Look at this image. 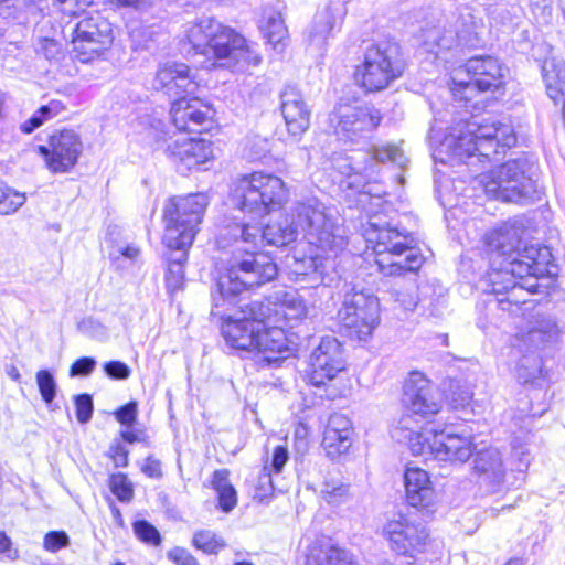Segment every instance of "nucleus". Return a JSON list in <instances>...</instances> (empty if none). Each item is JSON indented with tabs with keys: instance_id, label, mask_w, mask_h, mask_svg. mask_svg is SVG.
Returning <instances> with one entry per match:
<instances>
[{
	"instance_id": "nucleus-1",
	"label": "nucleus",
	"mask_w": 565,
	"mask_h": 565,
	"mask_svg": "<svg viewBox=\"0 0 565 565\" xmlns=\"http://www.w3.org/2000/svg\"><path fill=\"white\" fill-rule=\"evenodd\" d=\"M299 234L310 246H332L338 249L343 244V228L327 214L326 206L316 198L298 202L290 213L268 223L263 230L256 224L234 223L228 226L225 238L234 241L235 252L228 267L217 280V291L212 295L211 313L224 317L222 308L232 305L243 291L259 287L277 276V266L266 254L249 252L259 242L281 247L295 242Z\"/></svg>"
},
{
	"instance_id": "nucleus-2",
	"label": "nucleus",
	"mask_w": 565,
	"mask_h": 565,
	"mask_svg": "<svg viewBox=\"0 0 565 565\" xmlns=\"http://www.w3.org/2000/svg\"><path fill=\"white\" fill-rule=\"evenodd\" d=\"M522 228L504 224L486 235L491 270L487 274V292L493 294L497 306L518 313L539 292V278L555 275L556 266L547 246L530 245L520 249Z\"/></svg>"
},
{
	"instance_id": "nucleus-3",
	"label": "nucleus",
	"mask_w": 565,
	"mask_h": 565,
	"mask_svg": "<svg viewBox=\"0 0 565 565\" xmlns=\"http://www.w3.org/2000/svg\"><path fill=\"white\" fill-rule=\"evenodd\" d=\"M515 143L516 135L511 125L470 120L451 127L438 151L447 156L440 159L443 162L457 161L472 166L482 159L491 160L492 156L504 152Z\"/></svg>"
},
{
	"instance_id": "nucleus-4",
	"label": "nucleus",
	"mask_w": 565,
	"mask_h": 565,
	"mask_svg": "<svg viewBox=\"0 0 565 565\" xmlns=\"http://www.w3.org/2000/svg\"><path fill=\"white\" fill-rule=\"evenodd\" d=\"M207 203L205 194L194 193L172 199L166 205L162 242L169 249L174 250L168 258L166 274L167 286L170 289H177L182 285L188 248L193 243Z\"/></svg>"
},
{
	"instance_id": "nucleus-5",
	"label": "nucleus",
	"mask_w": 565,
	"mask_h": 565,
	"mask_svg": "<svg viewBox=\"0 0 565 565\" xmlns=\"http://www.w3.org/2000/svg\"><path fill=\"white\" fill-rule=\"evenodd\" d=\"M185 32L195 53L205 56L213 67L245 68L262 62L244 36L212 18L191 23Z\"/></svg>"
},
{
	"instance_id": "nucleus-6",
	"label": "nucleus",
	"mask_w": 565,
	"mask_h": 565,
	"mask_svg": "<svg viewBox=\"0 0 565 565\" xmlns=\"http://www.w3.org/2000/svg\"><path fill=\"white\" fill-rule=\"evenodd\" d=\"M366 247L373 250L375 263L385 276H401L407 271L418 270L424 257L413 246V238L399 231L383 212L369 216L363 227Z\"/></svg>"
},
{
	"instance_id": "nucleus-7",
	"label": "nucleus",
	"mask_w": 565,
	"mask_h": 565,
	"mask_svg": "<svg viewBox=\"0 0 565 565\" xmlns=\"http://www.w3.org/2000/svg\"><path fill=\"white\" fill-rule=\"evenodd\" d=\"M478 182L491 199L520 204L532 202L539 199L537 161L533 154L520 153L480 174Z\"/></svg>"
},
{
	"instance_id": "nucleus-8",
	"label": "nucleus",
	"mask_w": 565,
	"mask_h": 565,
	"mask_svg": "<svg viewBox=\"0 0 565 565\" xmlns=\"http://www.w3.org/2000/svg\"><path fill=\"white\" fill-rule=\"evenodd\" d=\"M288 200L289 190L284 180L264 172L243 175L235 182L232 193L236 207L256 216L281 209Z\"/></svg>"
},
{
	"instance_id": "nucleus-9",
	"label": "nucleus",
	"mask_w": 565,
	"mask_h": 565,
	"mask_svg": "<svg viewBox=\"0 0 565 565\" xmlns=\"http://www.w3.org/2000/svg\"><path fill=\"white\" fill-rule=\"evenodd\" d=\"M408 446L414 456H422L426 461L449 463H465L475 451L472 435L467 429L455 426L413 434Z\"/></svg>"
},
{
	"instance_id": "nucleus-10",
	"label": "nucleus",
	"mask_w": 565,
	"mask_h": 565,
	"mask_svg": "<svg viewBox=\"0 0 565 565\" xmlns=\"http://www.w3.org/2000/svg\"><path fill=\"white\" fill-rule=\"evenodd\" d=\"M404 67L401 46L393 41H381L365 50L363 62L355 67L354 81L366 92H380L401 77Z\"/></svg>"
},
{
	"instance_id": "nucleus-11",
	"label": "nucleus",
	"mask_w": 565,
	"mask_h": 565,
	"mask_svg": "<svg viewBox=\"0 0 565 565\" xmlns=\"http://www.w3.org/2000/svg\"><path fill=\"white\" fill-rule=\"evenodd\" d=\"M402 401L407 413L401 417L394 436L409 441V437L418 433L411 427L413 416L422 419L435 416L440 412L443 403L430 381L420 372L409 373Z\"/></svg>"
},
{
	"instance_id": "nucleus-12",
	"label": "nucleus",
	"mask_w": 565,
	"mask_h": 565,
	"mask_svg": "<svg viewBox=\"0 0 565 565\" xmlns=\"http://www.w3.org/2000/svg\"><path fill=\"white\" fill-rule=\"evenodd\" d=\"M503 70L492 56H475L463 68L455 71L451 77V92L456 99L469 102L477 92L497 89L502 85Z\"/></svg>"
},
{
	"instance_id": "nucleus-13",
	"label": "nucleus",
	"mask_w": 565,
	"mask_h": 565,
	"mask_svg": "<svg viewBox=\"0 0 565 565\" xmlns=\"http://www.w3.org/2000/svg\"><path fill=\"white\" fill-rule=\"evenodd\" d=\"M338 318L351 337L365 340L380 323V301L372 292L353 286L344 294Z\"/></svg>"
},
{
	"instance_id": "nucleus-14",
	"label": "nucleus",
	"mask_w": 565,
	"mask_h": 565,
	"mask_svg": "<svg viewBox=\"0 0 565 565\" xmlns=\"http://www.w3.org/2000/svg\"><path fill=\"white\" fill-rule=\"evenodd\" d=\"M114 33L110 22L95 13L77 22L72 41L73 53L82 63L100 57L113 44Z\"/></svg>"
},
{
	"instance_id": "nucleus-15",
	"label": "nucleus",
	"mask_w": 565,
	"mask_h": 565,
	"mask_svg": "<svg viewBox=\"0 0 565 565\" xmlns=\"http://www.w3.org/2000/svg\"><path fill=\"white\" fill-rule=\"evenodd\" d=\"M382 117L377 109L369 105L338 104L329 115V126L338 138L355 141L372 132Z\"/></svg>"
},
{
	"instance_id": "nucleus-16",
	"label": "nucleus",
	"mask_w": 565,
	"mask_h": 565,
	"mask_svg": "<svg viewBox=\"0 0 565 565\" xmlns=\"http://www.w3.org/2000/svg\"><path fill=\"white\" fill-rule=\"evenodd\" d=\"M382 535L396 554L415 556L424 551L429 534L424 525L407 514H395L382 527Z\"/></svg>"
},
{
	"instance_id": "nucleus-17",
	"label": "nucleus",
	"mask_w": 565,
	"mask_h": 565,
	"mask_svg": "<svg viewBox=\"0 0 565 565\" xmlns=\"http://www.w3.org/2000/svg\"><path fill=\"white\" fill-rule=\"evenodd\" d=\"M250 315L279 324L299 320L307 316V306L296 290H277L263 300L252 301Z\"/></svg>"
},
{
	"instance_id": "nucleus-18",
	"label": "nucleus",
	"mask_w": 565,
	"mask_h": 565,
	"mask_svg": "<svg viewBox=\"0 0 565 565\" xmlns=\"http://www.w3.org/2000/svg\"><path fill=\"white\" fill-rule=\"evenodd\" d=\"M344 369L341 343L333 337H324L310 354L308 380L313 386H323Z\"/></svg>"
},
{
	"instance_id": "nucleus-19",
	"label": "nucleus",
	"mask_w": 565,
	"mask_h": 565,
	"mask_svg": "<svg viewBox=\"0 0 565 565\" xmlns=\"http://www.w3.org/2000/svg\"><path fill=\"white\" fill-rule=\"evenodd\" d=\"M83 151L79 136L73 130H62L50 137L46 146H40L39 152L44 157L46 167L53 173L68 172Z\"/></svg>"
},
{
	"instance_id": "nucleus-20",
	"label": "nucleus",
	"mask_w": 565,
	"mask_h": 565,
	"mask_svg": "<svg viewBox=\"0 0 565 565\" xmlns=\"http://www.w3.org/2000/svg\"><path fill=\"white\" fill-rule=\"evenodd\" d=\"M158 148L175 163L190 170L207 162L213 157L212 143L204 139L189 138L183 135L160 137Z\"/></svg>"
},
{
	"instance_id": "nucleus-21",
	"label": "nucleus",
	"mask_w": 565,
	"mask_h": 565,
	"mask_svg": "<svg viewBox=\"0 0 565 565\" xmlns=\"http://www.w3.org/2000/svg\"><path fill=\"white\" fill-rule=\"evenodd\" d=\"M252 352L255 353L256 362L260 366L278 364L288 358L292 350L289 347L284 326L266 327V322H264Z\"/></svg>"
},
{
	"instance_id": "nucleus-22",
	"label": "nucleus",
	"mask_w": 565,
	"mask_h": 565,
	"mask_svg": "<svg viewBox=\"0 0 565 565\" xmlns=\"http://www.w3.org/2000/svg\"><path fill=\"white\" fill-rule=\"evenodd\" d=\"M345 13V7L340 1H330L319 8L305 31V40L308 46L322 50L332 35L337 23L342 22Z\"/></svg>"
},
{
	"instance_id": "nucleus-23",
	"label": "nucleus",
	"mask_w": 565,
	"mask_h": 565,
	"mask_svg": "<svg viewBox=\"0 0 565 565\" xmlns=\"http://www.w3.org/2000/svg\"><path fill=\"white\" fill-rule=\"evenodd\" d=\"M252 302L242 310L243 317L235 320H227L222 328L226 343L237 350L253 351L255 340L264 327L265 319L255 318L250 315Z\"/></svg>"
},
{
	"instance_id": "nucleus-24",
	"label": "nucleus",
	"mask_w": 565,
	"mask_h": 565,
	"mask_svg": "<svg viewBox=\"0 0 565 565\" xmlns=\"http://www.w3.org/2000/svg\"><path fill=\"white\" fill-rule=\"evenodd\" d=\"M472 469L480 487L488 492L495 493L503 488L507 470L499 449L489 447L477 451Z\"/></svg>"
},
{
	"instance_id": "nucleus-25",
	"label": "nucleus",
	"mask_w": 565,
	"mask_h": 565,
	"mask_svg": "<svg viewBox=\"0 0 565 565\" xmlns=\"http://www.w3.org/2000/svg\"><path fill=\"white\" fill-rule=\"evenodd\" d=\"M214 111L200 98L180 97L171 105L170 115L179 131H199L211 121Z\"/></svg>"
},
{
	"instance_id": "nucleus-26",
	"label": "nucleus",
	"mask_w": 565,
	"mask_h": 565,
	"mask_svg": "<svg viewBox=\"0 0 565 565\" xmlns=\"http://www.w3.org/2000/svg\"><path fill=\"white\" fill-rule=\"evenodd\" d=\"M281 114L288 132L297 138L301 136L310 125V110L308 109L301 93L295 87H286L281 93Z\"/></svg>"
},
{
	"instance_id": "nucleus-27",
	"label": "nucleus",
	"mask_w": 565,
	"mask_h": 565,
	"mask_svg": "<svg viewBox=\"0 0 565 565\" xmlns=\"http://www.w3.org/2000/svg\"><path fill=\"white\" fill-rule=\"evenodd\" d=\"M347 246V237L343 234V244L338 249H331L332 246H312L315 250L310 256H305L300 259L294 257L291 265L292 271L296 275L307 276L317 274L321 279L334 270L337 266V257Z\"/></svg>"
},
{
	"instance_id": "nucleus-28",
	"label": "nucleus",
	"mask_w": 565,
	"mask_h": 565,
	"mask_svg": "<svg viewBox=\"0 0 565 565\" xmlns=\"http://www.w3.org/2000/svg\"><path fill=\"white\" fill-rule=\"evenodd\" d=\"M457 23L460 45L470 49L486 46L490 39V29L479 11L470 7L461 8Z\"/></svg>"
},
{
	"instance_id": "nucleus-29",
	"label": "nucleus",
	"mask_w": 565,
	"mask_h": 565,
	"mask_svg": "<svg viewBox=\"0 0 565 565\" xmlns=\"http://www.w3.org/2000/svg\"><path fill=\"white\" fill-rule=\"evenodd\" d=\"M406 500L417 509L431 507L436 501V492L428 473L417 467H407L404 472Z\"/></svg>"
},
{
	"instance_id": "nucleus-30",
	"label": "nucleus",
	"mask_w": 565,
	"mask_h": 565,
	"mask_svg": "<svg viewBox=\"0 0 565 565\" xmlns=\"http://www.w3.org/2000/svg\"><path fill=\"white\" fill-rule=\"evenodd\" d=\"M352 424L349 417L334 413L329 417L322 439L327 455L334 459L345 454L351 445Z\"/></svg>"
},
{
	"instance_id": "nucleus-31",
	"label": "nucleus",
	"mask_w": 565,
	"mask_h": 565,
	"mask_svg": "<svg viewBox=\"0 0 565 565\" xmlns=\"http://www.w3.org/2000/svg\"><path fill=\"white\" fill-rule=\"evenodd\" d=\"M542 77L547 96L565 109V62L555 57L546 58L542 65Z\"/></svg>"
},
{
	"instance_id": "nucleus-32",
	"label": "nucleus",
	"mask_w": 565,
	"mask_h": 565,
	"mask_svg": "<svg viewBox=\"0 0 565 565\" xmlns=\"http://www.w3.org/2000/svg\"><path fill=\"white\" fill-rule=\"evenodd\" d=\"M259 29L275 50L279 52L284 50L288 30L279 11L271 8L264 9L259 20Z\"/></svg>"
},
{
	"instance_id": "nucleus-33",
	"label": "nucleus",
	"mask_w": 565,
	"mask_h": 565,
	"mask_svg": "<svg viewBox=\"0 0 565 565\" xmlns=\"http://www.w3.org/2000/svg\"><path fill=\"white\" fill-rule=\"evenodd\" d=\"M319 494L329 505L339 507L352 499L351 484L339 473H329L320 484Z\"/></svg>"
},
{
	"instance_id": "nucleus-34",
	"label": "nucleus",
	"mask_w": 565,
	"mask_h": 565,
	"mask_svg": "<svg viewBox=\"0 0 565 565\" xmlns=\"http://www.w3.org/2000/svg\"><path fill=\"white\" fill-rule=\"evenodd\" d=\"M386 161H391L402 167L404 166L406 159L402 150L396 146L386 145L382 147H373L366 153V160L364 162V166H359V163L355 162L353 170H355L358 173L369 174L374 171L377 163H384Z\"/></svg>"
},
{
	"instance_id": "nucleus-35",
	"label": "nucleus",
	"mask_w": 565,
	"mask_h": 565,
	"mask_svg": "<svg viewBox=\"0 0 565 565\" xmlns=\"http://www.w3.org/2000/svg\"><path fill=\"white\" fill-rule=\"evenodd\" d=\"M424 45L427 51L433 52L436 57L439 56L440 51L450 50L455 45L460 44L458 39V30L441 29L439 26L430 28L423 33Z\"/></svg>"
},
{
	"instance_id": "nucleus-36",
	"label": "nucleus",
	"mask_w": 565,
	"mask_h": 565,
	"mask_svg": "<svg viewBox=\"0 0 565 565\" xmlns=\"http://www.w3.org/2000/svg\"><path fill=\"white\" fill-rule=\"evenodd\" d=\"M227 469L215 470L212 478L213 489L217 492L218 503L224 512L232 511L237 504V493L228 480Z\"/></svg>"
},
{
	"instance_id": "nucleus-37",
	"label": "nucleus",
	"mask_w": 565,
	"mask_h": 565,
	"mask_svg": "<svg viewBox=\"0 0 565 565\" xmlns=\"http://www.w3.org/2000/svg\"><path fill=\"white\" fill-rule=\"evenodd\" d=\"M65 110V106L60 100H51L49 104L41 106L26 121L21 125L24 134H31L47 120L56 117Z\"/></svg>"
},
{
	"instance_id": "nucleus-38",
	"label": "nucleus",
	"mask_w": 565,
	"mask_h": 565,
	"mask_svg": "<svg viewBox=\"0 0 565 565\" xmlns=\"http://www.w3.org/2000/svg\"><path fill=\"white\" fill-rule=\"evenodd\" d=\"M180 72H183L182 63H168L160 66L157 71L153 86L156 89H163L171 96L173 84Z\"/></svg>"
},
{
	"instance_id": "nucleus-39",
	"label": "nucleus",
	"mask_w": 565,
	"mask_h": 565,
	"mask_svg": "<svg viewBox=\"0 0 565 565\" xmlns=\"http://www.w3.org/2000/svg\"><path fill=\"white\" fill-rule=\"evenodd\" d=\"M541 373L542 361L536 355H524L516 365V379L523 384L533 382Z\"/></svg>"
},
{
	"instance_id": "nucleus-40",
	"label": "nucleus",
	"mask_w": 565,
	"mask_h": 565,
	"mask_svg": "<svg viewBox=\"0 0 565 565\" xmlns=\"http://www.w3.org/2000/svg\"><path fill=\"white\" fill-rule=\"evenodd\" d=\"M193 545L206 554H217L225 547V541L210 530H200L194 533Z\"/></svg>"
},
{
	"instance_id": "nucleus-41",
	"label": "nucleus",
	"mask_w": 565,
	"mask_h": 565,
	"mask_svg": "<svg viewBox=\"0 0 565 565\" xmlns=\"http://www.w3.org/2000/svg\"><path fill=\"white\" fill-rule=\"evenodd\" d=\"M182 68L183 72H180V75L177 76L171 93V96H178V98L194 94L199 87L196 76L191 72L190 67L182 63Z\"/></svg>"
},
{
	"instance_id": "nucleus-42",
	"label": "nucleus",
	"mask_w": 565,
	"mask_h": 565,
	"mask_svg": "<svg viewBox=\"0 0 565 565\" xmlns=\"http://www.w3.org/2000/svg\"><path fill=\"white\" fill-rule=\"evenodd\" d=\"M516 7L497 6L489 9L490 23L495 28H509L519 18Z\"/></svg>"
},
{
	"instance_id": "nucleus-43",
	"label": "nucleus",
	"mask_w": 565,
	"mask_h": 565,
	"mask_svg": "<svg viewBox=\"0 0 565 565\" xmlns=\"http://www.w3.org/2000/svg\"><path fill=\"white\" fill-rule=\"evenodd\" d=\"M109 488L110 491L121 502H130L134 497L132 484L124 473L111 475L109 480Z\"/></svg>"
},
{
	"instance_id": "nucleus-44",
	"label": "nucleus",
	"mask_w": 565,
	"mask_h": 565,
	"mask_svg": "<svg viewBox=\"0 0 565 565\" xmlns=\"http://www.w3.org/2000/svg\"><path fill=\"white\" fill-rule=\"evenodd\" d=\"M136 536L146 544L158 546L161 543L159 531L148 521L139 520L132 524Z\"/></svg>"
},
{
	"instance_id": "nucleus-45",
	"label": "nucleus",
	"mask_w": 565,
	"mask_h": 565,
	"mask_svg": "<svg viewBox=\"0 0 565 565\" xmlns=\"http://www.w3.org/2000/svg\"><path fill=\"white\" fill-rule=\"evenodd\" d=\"M36 384L43 401L46 404L52 403L56 395V383L51 372L46 370L39 371L36 373Z\"/></svg>"
},
{
	"instance_id": "nucleus-46",
	"label": "nucleus",
	"mask_w": 565,
	"mask_h": 565,
	"mask_svg": "<svg viewBox=\"0 0 565 565\" xmlns=\"http://www.w3.org/2000/svg\"><path fill=\"white\" fill-rule=\"evenodd\" d=\"M268 151V140L259 136L248 138L244 146V156L250 161L262 159Z\"/></svg>"
},
{
	"instance_id": "nucleus-47",
	"label": "nucleus",
	"mask_w": 565,
	"mask_h": 565,
	"mask_svg": "<svg viewBox=\"0 0 565 565\" xmlns=\"http://www.w3.org/2000/svg\"><path fill=\"white\" fill-rule=\"evenodd\" d=\"M70 537L64 531H51L45 534L43 547L47 552L55 553L63 547L68 546Z\"/></svg>"
},
{
	"instance_id": "nucleus-48",
	"label": "nucleus",
	"mask_w": 565,
	"mask_h": 565,
	"mask_svg": "<svg viewBox=\"0 0 565 565\" xmlns=\"http://www.w3.org/2000/svg\"><path fill=\"white\" fill-rule=\"evenodd\" d=\"M76 405V417L82 424H86L90 420L93 415V399L88 394L78 395L75 399Z\"/></svg>"
},
{
	"instance_id": "nucleus-49",
	"label": "nucleus",
	"mask_w": 565,
	"mask_h": 565,
	"mask_svg": "<svg viewBox=\"0 0 565 565\" xmlns=\"http://www.w3.org/2000/svg\"><path fill=\"white\" fill-rule=\"evenodd\" d=\"M552 328V324L550 322L544 323V326L540 328H530L526 333H523L521 335L522 341L524 343H529L532 347H539L547 339V334Z\"/></svg>"
},
{
	"instance_id": "nucleus-50",
	"label": "nucleus",
	"mask_w": 565,
	"mask_h": 565,
	"mask_svg": "<svg viewBox=\"0 0 565 565\" xmlns=\"http://www.w3.org/2000/svg\"><path fill=\"white\" fill-rule=\"evenodd\" d=\"M92 3L93 0H55V2H53V4L57 7L63 14L70 17L84 11L85 8Z\"/></svg>"
},
{
	"instance_id": "nucleus-51",
	"label": "nucleus",
	"mask_w": 565,
	"mask_h": 565,
	"mask_svg": "<svg viewBox=\"0 0 565 565\" xmlns=\"http://www.w3.org/2000/svg\"><path fill=\"white\" fill-rule=\"evenodd\" d=\"M105 373L114 380H127L130 374V367L121 361H109L103 365Z\"/></svg>"
},
{
	"instance_id": "nucleus-52",
	"label": "nucleus",
	"mask_w": 565,
	"mask_h": 565,
	"mask_svg": "<svg viewBox=\"0 0 565 565\" xmlns=\"http://www.w3.org/2000/svg\"><path fill=\"white\" fill-rule=\"evenodd\" d=\"M138 406L136 402H130L115 412L116 419L124 426L131 427L137 418Z\"/></svg>"
},
{
	"instance_id": "nucleus-53",
	"label": "nucleus",
	"mask_w": 565,
	"mask_h": 565,
	"mask_svg": "<svg viewBox=\"0 0 565 565\" xmlns=\"http://www.w3.org/2000/svg\"><path fill=\"white\" fill-rule=\"evenodd\" d=\"M25 202V195L23 193L13 191L9 192L6 201L0 202V214L8 215L14 213Z\"/></svg>"
},
{
	"instance_id": "nucleus-54",
	"label": "nucleus",
	"mask_w": 565,
	"mask_h": 565,
	"mask_svg": "<svg viewBox=\"0 0 565 565\" xmlns=\"http://www.w3.org/2000/svg\"><path fill=\"white\" fill-rule=\"evenodd\" d=\"M36 52L47 60H54L61 53V45L53 39H41L36 46Z\"/></svg>"
},
{
	"instance_id": "nucleus-55",
	"label": "nucleus",
	"mask_w": 565,
	"mask_h": 565,
	"mask_svg": "<svg viewBox=\"0 0 565 565\" xmlns=\"http://www.w3.org/2000/svg\"><path fill=\"white\" fill-rule=\"evenodd\" d=\"M96 366V361L93 358H81L76 360L70 370L71 376H87L89 375Z\"/></svg>"
},
{
	"instance_id": "nucleus-56",
	"label": "nucleus",
	"mask_w": 565,
	"mask_h": 565,
	"mask_svg": "<svg viewBox=\"0 0 565 565\" xmlns=\"http://www.w3.org/2000/svg\"><path fill=\"white\" fill-rule=\"evenodd\" d=\"M168 558L175 565H199L196 558L183 547H174L168 552Z\"/></svg>"
},
{
	"instance_id": "nucleus-57",
	"label": "nucleus",
	"mask_w": 565,
	"mask_h": 565,
	"mask_svg": "<svg viewBox=\"0 0 565 565\" xmlns=\"http://www.w3.org/2000/svg\"><path fill=\"white\" fill-rule=\"evenodd\" d=\"M257 491V495L260 498L268 497L274 491L271 471L269 470L268 465L264 466L263 471L259 475Z\"/></svg>"
},
{
	"instance_id": "nucleus-58",
	"label": "nucleus",
	"mask_w": 565,
	"mask_h": 565,
	"mask_svg": "<svg viewBox=\"0 0 565 565\" xmlns=\"http://www.w3.org/2000/svg\"><path fill=\"white\" fill-rule=\"evenodd\" d=\"M128 455L129 450L120 441H115L109 447V456L116 467L128 466Z\"/></svg>"
},
{
	"instance_id": "nucleus-59",
	"label": "nucleus",
	"mask_w": 565,
	"mask_h": 565,
	"mask_svg": "<svg viewBox=\"0 0 565 565\" xmlns=\"http://www.w3.org/2000/svg\"><path fill=\"white\" fill-rule=\"evenodd\" d=\"M288 459L289 454L287 448L284 446H277L274 449L270 466H268L269 470L275 473H280L282 471V468L287 463Z\"/></svg>"
},
{
	"instance_id": "nucleus-60",
	"label": "nucleus",
	"mask_w": 565,
	"mask_h": 565,
	"mask_svg": "<svg viewBox=\"0 0 565 565\" xmlns=\"http://www.w3.org/2000/svg\"><path fill=\"white\" fill-rule=\"evenodd\" d=\"M512 454L519 461L518 469L520 471L529 467L531 454L530 449L526 446L513 444Z\"/></svg>"
},
{
	"instance_id": "nucleus-61",
	"label": "nucleus",
	"mask_w": 565,
	"mask_h": 565,
	"mask_svg": "<svg viewBox=\"0 0 565 565\" xmlns=\"http://www.w3.org/2000/svg\"><path fill=\"white\" fill-rule=\"evenodd\" d=\"M141 470L149 478L158 479L162 476L161 462L151 456L147 457L145 463L141 466Z\"/></svg>"
},
{
	"instance_id": "nucleus-62",
	"label": "nucleus",
	"mask_w": 565,
	"mask_h": 565,
	"mask_svg": "<svg viewBox=\"0 0 565 565\" xmlns=\"http://www.w3.org/2000/svg\"><path fill=\"white\" fill-rule=\"evenodd\" d=\"M11 545V540L6 533L0 532V554H4L10 561H15L19 557V552L17 548H12Z\"/></svg>"
},
{
	"instance_id": "nucleus-63",
	"label": "nucleus",
	"mask_w": 565,
	"mask_h": 565,
	"mask_svg": "<svg viewBox=\"0 0 565 565\" xmlns=\"http://www.w3.org/2000/svg\"><path fill=\"white\" fill-rule=\"evenodd\" d=\"M121 254L126 257V258H129V259H135L136 257H138L139 255V248L135 247V246H127L126 248H124V250L121 252Z\"/></svg>"
},
{
	"instance_id": "nucleus-64",
	"label": "nucleus",
	"mask_w": 565,
	"mask_h": 565,
	"mask_svg": "<svg viewBox=\"0 0 565 565\" xmlns=\"http://www.w3.org/2000/svg\"><path fill=\"white\" fill-rule=\"evenodd\" d=\"M121 437L125 441L130 443V444L137 441V439H138L136 433L130 431V430L122 431Z\"/></svg>"
}]
</instances>
